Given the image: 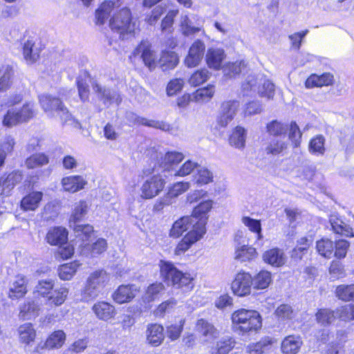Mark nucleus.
I'll return each mask as SVG.
<instances>
[{
  "instance_id": "nucleus-1",
  "label": "nucleus",
  "mask_w": 354,
  "mask_h": 354,
  "mask_svg": "<svg viewBox=\"0 0 354 354\" xmlns=\"http://www.w3.org/2000/svg\"><path fill=\"white\" fill-rule=\"evenodd\" d=\"M109 27L119 38L125 40L135 36L139 29L138 20L132 16L130 9L124 8L115 13L109 20Z\"/></svg>"
},
{
  "instance_id": "nucleus-2",
  "label": "nucleus",
  "mask_w": 354,
  "mask_h": 354,
  "mask_svg": "<svg viewBox=\"0 0 354 354\" xmlns=\"http://www.w3.org/2000/svg\"><path fill=\"white\" fill-rule=\"evenodd\" d=\"M231 319L234 330L242 335L257 331L262 326L261 317L256 310L239 309L232 314Z\"/></svg>"
},
{
  "instance_id": "nucleus-3",
  "label": "nucleus",
  "mask_w": 354,
  "mask_h": 354,
  "mask_svg": "<svg viewBox=\"0 0 354 354\" xmlns=\"http://www.w3.org/2000/svg\"><path fill=\"white\" fill-rule=\"evenodd\" d=\"M54 286V281L52 279L39 280L35 288L34 293L46 298L48 304L61 306L67 298L68 289L65 286L55 288Z\"/></svg>"
},
{
  "instance_id": "nucleus-4",
  "label": "nucleus",
  "mask_w": 354,
  "mask_h": 354,
  "mask_svg": "<svg viewBox=\"0 0 354 354\" xmlns=\"http://www.w3.org/2000/svg\"><path fill=\"white\" fill-rule=\"evenodd\" d=\"M159 266L161 277L165 281L177 286L178 288L188 286L192 283L193 277L190 274L182 272L172 263L161 260Z\"/></svg>"
},
{
  "instance_id": "nucleus-5",
  "label": "nucleus",
  "mask_w": 354,
  "mask_h": 354,
  "mask_svg": "<svg viewBox=\"0 0 354 354\" xmlns=\"http://www.w3.org/2000/svg\"><path fill=\"white\" fill-rule=\"evenodd\" d=\"M205 233L206 227H205V222L203 221L194 225L193 229L176 245L174 250L175 254L180 255L185 253L194 243L200 240Z\"/></svg>"
},
{
  "instance_id": "nucleus-6",
  "label": "nucleus",
  "mask_w": 354,
  "mask_h": 354,
  "mask_svg": "<svg viewBox=\"0 0 354 354\" xmlns=\"http://www.w3.org/2000/svg\"><path fill=\"white\" fill-rule=\"evenodd\" d=\"M34 115L33 106L30 103L25 104L21 109L12 107L8 109L4 116L3 124L12 127L20 122H26Z\"/></svg>"
},
{
  "instance_id": "nucleus-7",
  "label": "nucleus",
  "mask_w": 354,
  "mask_h": 354,
  "mask_svg": "<svg viewBox=\"0 0 354 354\" xmlns=\"http://www.w3.org/2000/svg\"><path fill=\"white\" fill-rule=\"evenodd\" d=\"M165 180L160 175H153L147 178L140 187V196L143 199H151L160 194L165 185Z\"/></svg>"
},
{
  "instance_id": "nucleus-8",
  "label": "nucleus",
  "mask_w": 354,
  "mask_h": 354,
  "mask_svg": "<svg viewBox=\"0 0 354 354\" xmlns=\"http://www.w3.org/2000/svg\"><path fill=\"white\" fill-rule=\"evenodd\" d=\"M126 119L129 122L134 125H143L160 129L163 131H169L171 130L170 124L164 121L149 120L146 118L139 116L131 111L127 112Z\"/></svg>"
},
{
  "instance_id": "nucleus-9",
  "label": "nucleus",
  "mask_w": 354,
  "mask_h": 354,
  "mask_svg": "<svg viewBox=\"0 0 354 354\" xmlns=\"http://www.w3.org/2000/svg\"><path fill=\"white\" fill-rule=\"evenodd\" d=\"M252 277L248 273L239 272L236 275L232 283V290L234 294L243 297L250 293Z\"/></svg>"
},
{
  "instance_id": "nucleus-10",
  "label": "nucleus",
  "mask_w": 354,
  "mask_h": 354,
  "mask_svg": "<svg viewBox=\"0 0 354 354\" xmlns=\"http://www.w3.org/2000/svg\"><path fill=\"white\" fill-rule=\"evenodd\" d=\"M184 158L185 156L181 152L168 151L165 154L160 153L158 156V164L164 171H173Z\"/></svg>"
},
{
  "instance_id": "nucleus-11",
  "label": "nucleus",
  "mask_w": 354,
  "mask_h": 354,
  "mask_svg": "<svg viewBox=\"0 0 354 354\" xmlns=\"http://www.w3.org/2000/svg\"><path fill=\"white\" fill-rule=\"evenodd\" d=\"M240 104L236 100H229L221 104V114L218 118V124L221 127H225L233 120L239 108Z\"/></svg>"
},
{
  "instance_id": "nucleus-12",
  "label": "nucleus",
  "mask_w": 354,
  "mask_h": 354,
  "mask_svg": "<svg viewBox=\"0 0 354 354\" xmlns=\"http://www.w3.org/2000/svg\"><path fill=\"white\" fill-rule=\"evenodd\" d=\"M205 45L201 40L195 41L189 48L188 55L185 59V64L187 67L197 66L204 57Z\"/></svg>"
},
{
  "instance_id": "nucleus-13",
  "label": "nucleus",
  "mask_w": 354,
  "mask_h": 354,
  "mask_svg": "<svg viewBox=\"0 0 354 354\" xmlns=\"http://www.w3.org/2000/svg\"><path fill=\"white\" fill-rule=\"evenodd\" d=\"M39 102L44 111L50 117L57 115L65 106L59 98L50 95L40 96Z\"/></svg>"
},
{
  "instance_id": "nucleus-14",
  "label": "nucleus",
  "mask_w": 354,
  "mask_h": 354,
  "mask_svg": "<svg viewBox=\"0 0 354 354\" xmlns=\"http://www.w3.org/2000/svg\"><path fill=\"white\" fill-rule=\"evenodd\" d=\"M133 55L140 57L145 66L152 68L155 66V54L148 41H142L133 51Z\"/></svg>"
},
{
  "instance_id": "nucleus-15",
  "label": "nucleus",
  "mask_w": 354,
  "mask_h": 354,
  "mask_svg": "<svg viewBox=\"0 0 354 354\" xmlns=\"http://www.w3.org/2000/svg\"><path fill=\"white\" fill-rule=\"evenodd\" d=\"M93 89L97 94L98 98L103 102L105 105H109L113 102L118 104L122 101V98L118 92L114 90L102 86L95 83L93 85Z\"/></svg>"
},
{
  "instance_id": "nucleus-16",
  "label": "nucleus",
  "mask_w": 354,
  "mask_h": 354,
  "mask_svg": "<svg viewBox=\"0 0 354 354\" xmlns=\"http://www.w3.org/2000/svg\"><path fill=\"white\" fill-rule=\"evenodd\" d=\"M28 280L25 276L19 274L11 282L8 291V297L17 299L23 297L27 292Z\"/></svg>"
},
{
  "instance_id": "nucleus-17",
  "label": "nucleus",
  "mask_w": 354,
  "mask_h": 354,
  "mask_svg": "<svg viewBox=\"0 0 354 354\" xmlns=\"http://www.w3.org/2000/svg\"><path fill=\"white\" fill-rule=\"evenodd\" d=\"M92 310L96 317L100 320L109 321L113 319L116 315L115 308L106 301H97L92 307Z\"/></svg>"
},
{
  "instance_id": "nucleus-18",
  "label": "nucleus",
  "mask_w": 354,
  "mask_h": 354,
  "mask_svg": "<svg viewBox=\"0 0 354 354\" xmlns=\"http://www.w3.org/2000/svg\"><path fill=\"white\" fill-rule=\"evenodd\" d=\"M136 290L133 285H122L113 292L112 297L119 304L128 303L136 297Z\"/></svg>"
},
{
  "instance_id": "nucleus-19",
  "label": "nucleus",
  "mask_w": 354,
  "mask_h": 354,
  "mask_svg": "<svg viewBox=\"0 0 354 354\" xmlns=\"http://www.w3.org/2000/svg\"><path fill=\"white\" fill-rule=\"evenodd\" d=\"M263 261L273 267H281L286 262V257L283 251L274 248L266 251L263 254Z\"/></svg>"
},
{
  "instance_id": "nucleus-20",
  "label": "nucleus",
  "mask_w": 354,
  "mask_h": 354,
  "mask_svg": "<svg viewBox=\"0 0 354 354\" xmlns=\"http://www.w3.org/2000/svg\"><path fill=\"white\" fill-rule=\"evenodd\" d=\"M194 223L192 217L183 216L174 223L169 232V236L175 239L178 238L190 227L193 228Z\"/></svg>"
},
{
  "instance_id": "nucleus-21",
  "label": "nucleus",
  "mask_w": 354,
  "mask_h": 354,
  "mask_svg": "<svg viewBox=\"0 0 354 354\" xmlns=\"http://www.w3.org/2000/svg\"><path fill=\"white\" fill-rule=\"evenodd\" d=\"M226 55L224 50L221 48H211L207 51L205 60L210 68L218 70L225 59Z\"/></svg>"
},
{
  "instance_id": "nucleus-22",
  "label": "nucleus",
  "mask_w": 354,
  "mask_h": 354,
  "mask_svg": "<svg viewBox=\"0 0 354 354\" xmlns=\"http://www.w3.org/2000/svg\"><path fill=\"white\" fill-rule=\"evenodd\" d=\"M163 330L161 325L157 324L149 325L146 331L147 342L153 346H159L165 338Z\"/></svg>"
},
{
  "instance_id": "nucleus-23",
  "label": "nucleus",
  "mask_w": 354,
  "mask_h": 354,
  "mask_svg": "<svg viewBox=\"0 0 354 354\" xmlns=\"http://www.w3.org/2000/svg\"><path fill=\"white\" fill-rule=\"evenodd\" d=\"M40 306L34 301L28 300L19 306V317L24 320H28L39 315Z\"/></svg>"
},
{
  "instance_id": "nucleus-24",
  "label": "nucleus",
  "mask_w": 354,
  "mask_h": 354,
  "mask_svg": "<svg viewBox=\"0 0 354 354\" xmlns=\"http://www.w3.org/2000/svg\"><path fill=\"white\" fill-rule=\"evenodd\" d=\"M67 235L64 228L57 227L48 230L46 239L52 245H62L66 242Z\"/></svg>"
},
{
  "instance_id": "nucleus-25",
  "label": "nucleus",
  "mask_w": 354,
  "mask_h": 354,
  "mask_svg": "<svg viewBox=\"0 0 354 354\" xmlns=\"http://www.w3.org/2000/svg\"><path fill=\"white\" fill-rule=\"evenodd\" d=\"M302 345L299 336L289 335L284 338L281 343V351L283 354H297Z\"/></svg>"
},
{
  "instance_id": "nucleus-26",
  "label": "nucleus",
  "mask_w": 354,
  "mask_h": 354,
  "mask_svg": "<svg viewBox=\"0 0 354 354\" xmlns=\"http://www.w3.org/2000/svg\"><path fill=\"white\" fill-rule=\"evenodd\" d=\"M106 248V241L104 239H99L93 244H85L81 250V253L86 257H93L104 252Z\"/></svg>"
},
{
  "instance_id": "nucleus-27",
  "label": "nucleus",
  "mask_w": 354,
  "mask_h": 354,
  "mask_svg": "<svg viewBox=\"0 0 354 354\" xmlns=\"http://www.w3.org/2000/svg\"><path fill=\"white\" fill-rule=\"evenodd\" d=\"M62 183L65 191L74 193L83 189L86 181L80 176H73L64 178Z\"/></svg>"
},
{
  "instance_id": "nucleus-28",
  "label": "nucleus",
  "mask_w": 354,
  "mask_h": 354,
  "mask_svg": "<svg viewBox=\"0 0 354 354\" xmlns=\"http://www.w3.org/2000/svg\"><path fill=\"white\" fill-rule=\"evenodd\" d=\"M196 330L201 336L205 337L207 340L216 337L218 334L216 328L211 323L204 319H201L197 321Z\"/></svg>"
},
{
  "instance_id": "nucleus-29",
  "label": "nucleus",
  "mask_w": 354,
  "mask_h": 354,
  "mask_svg": "<svg viewBox=\"0 0 354 354\" xmlns=\"http://www.w3.org/2000/svg\"><path fill=\"white\" fill-rule=\"evenodd\" d=\"M213 205V201L212 200H206L200 203L196 207H194L192 212L193 218H198V221H196L194 225L198 224L201 221L205 222V225L207 221V214L212 209Z\"/></svg>"
},
{
  "instance_id": "nucleus-30",
  "label": "nucleus",
  "mask_w": 354,
  "mask_h": 354,
  "mask_svg": "<svg viewBox=\"0 0 354 354\" xmlns=\"http://www.w3.org/2000/svg\"><path fill=\"white\" fill-rule=\"evenodd\" d=\"M329 222L331 229L335 233L348 237L354 236L352 228L337 216H330Z\"/></svg>"
},
{
  "instance_id": "nucleus-31",
  "label": "nucleus",
  "mask_w": 354,
  "mask_h": 354,
  "mask_svg": "<svg viewBox=\"0 0 354 354\" xmlns=\"http://www.w3.org/2000/svg\"><path fill=\"white\" fill-rule=\"evenodd\" d=\"M329 222L331 229L335 233L348 237L354 236L352 228L337 216H330Z\"/></svg>"
},
{
  "instance_id": "nucleus-32",
  "label": "nucleus",
  "mask_w": 354,
  "mask_h": 354,
  "mask_svg": "<svg viewBox=\"0 0 354 354\" xmlns=\"http://www.w3.org/2000/svg\"><path fill=\"white\" fill-rule=\"evenodd\" d=\"M39 49L35 46L32 40L27 39L23 43V55L28 63L35 62L39 57Z\"/></svg>"
},
{
  "instance_id": "nucleus-33",
  "label": "nucleus",
  "mask_w": 354,
  "mask_h": 354,
  "mask_svg": "<svg viewBox=\"0 0 354 354\" xmlns=\"http://www.w3.org/2000/svg\"><path fill=\"white\" fill-rule=\"evenodd\" d=\"M88 283L97 288L102 292L109 281V274L103 270H96L91 273L87 279Z\"/></svg>"
},
{
  "instance_id": "nucleus-34",
  "label": "nucleus",
  "mask_w": 354,
  "mask_h": 354,
  "mask_svg": "<svg viewBox=\"0 0 354 354\" xmlns=\"http://www.w3.org/2000/svg\"><path fill=\"white\" fill-rule=\"evenodd\" d=\"M179 59L177 54L174 51L165 50L162 53L159 60L162 71L174 68L178 64Z\"/></svg>"
},
{
  "instance_id": "nucleus-35",
  "label": "nucleus",
  "mask_w": 354,
  "mask_h": 354,
  "mask_svg": "<svg viewBox=\"0 0 354 354\" xmlns=\"http://www.w3.org/2000/svg\"><path fill=\"white\" fill-rule=\"evenodd\" d=\"M43 194L41 192H33L26 196L21 202V206L24 210H35L41 201Z\"/></svg>"
},
{
  "instance_id": "nucleus-36",
  "label": "nucleus",
  "mask_w": 354,
  "mask_h": 354,
  "mask_svg": "<svg viewBox=\"0 0 354 354\" xmlns=\"http://www.w3.org/2000/svg\"><path fill=\"white\" fill-rule=\"evenodd\" d=\"M333 76L330 73H324L322 75H312L306 81V86L311 88L314 86L322 87L328 86L333 83Z\"/></svg>"
},
{
  "instance_id": "nucleus-37",
  "label": "nucleus",
  "mask_w": 354,
  "mask_h": 354,
  "mask_svg": "<svg viewBox=\"0 0 354 354\" xmlns=\"http://www.w3.org/2000/svg\"><path fill=\"white\" fill-rule=\"evenodd\" d=\"M246 130L242 127H236L232 131L229 138L230 145L243 149L245 145Z\"/></svg>"
},
{
  "instance_id": "nucleus-38",
  "label": "nucleus",
  "mask_w": 354,
  "mask_h": 354,
  "mask_svg": "<svg viewBox=\"0 0 354 354\" xmlns=\"http://www.w3.org/2000/svg\"><path fill=\"white\" fill-rule=\"evenodd\" d=\"M66 340V334L62 330L53 332L46 339L44 347L48 349L61 348Z\"/></svg>"
},
{
  "instance_id": "nucleus-39",
  "label": "nucleus",
  "mask_w": 354,
  "mask_h": 354,
  "mask_svg": "<svg viewBox=\"0 0 354 354\" xmlns=\"http://www.w3.org/2000/svg\"><path fill=\"white\" fill-rule=\"evenodd\" d=\"M272 282L271 273L267 270H261L252 278V286L255 289H265Z\"/></svg>"
},
{
  "instance_id": "nucleus-40",
  "label": "nucleus",
  "mask_w": 354,
  "mask_h": 354,
  "mask_svg": "<svg viewBox=\"0 0 354 354\" xmlns=\"http://www.w3.org/2000/svg\"><path fill=\"white\" fill-rule=\"evenodd\" d=\"M257 93L261 97L272 99L274 95V86L270 80L260 75Z\"/></svg>"
},
{
  "instance_id": "nucleus-41",
  "label": "nucleus",
  "mask_w": 354,
  "mask_h": 354,
  "mask_svg": "<svg viewBox=\"0 0 354 354\" xmlns=\"http://www.w3.org/2000/svg\"><path fill=\"white\" fill-rule=\"evenodd\" d=\"M313 241L306 237H302L297 241V246L292 250L291 257L294 259H301L312 245Z\"/></svg>"
},
{
  "instance_id": "nucleus-42",
  "label": "nucleus",
  "mask_w": 354,
  "mask_h": 354,
  "mask_svg": "<svg viewBox=\"0 0 354 354\" xmlns=\"http://www.w3.org/2000/svg\"><path fill=\"white\" fill-rule=\"evenodd\" d=\"M272 344V339L270 337H266L255 344L248 345L247 352L249 354H262L270 348Z\"/></svg>"
},
{
  "instance_id": "nucleus-43",
  "label": "nucleus",
  "mask_w": 354,
  "mask_h": 354,
  "mask_svg": "<svg viewBox=\"0 0 354 354\" xmlns=\"http://www.w3.org/2000/svg\"><path fill=\"white\" fill-rule=\"evenodd\" d=\"M235 259L241 262L252 259L257 254L256 249L248 245L236 247Z\"/></svg>"
},
{
  "instance_id": "nucleus-44",
  "label": "nucleus",
  "mask_w": 354,
  "mask_h": 354,
  "mask_svg": "<svg viewBox=\"0 0 354 354\" xmlns=\"http://www.w3.org/2000/svg\"><path fill=\"white\" fill-rule=\"evenodd\" d=\"M317 250L319 254L326 258H331L335 250L334 243L328 239H323L317 242Z\"/></svg>"
},
{
  "instance_id": "nucleus-45",
  "label": "nucleus",
  "mask_w": 354,
  "mask_h": 354,
  "mask_svg": "<svg viewBox=\"0 0 354 354\" xmlns=\"http://www.w3.org/2000/svg\"><path fill=\"white\" fill-rule=\"evenodd\" d=\"M80 264L77 261L62 265L58 270V274L62 280H70L76 272Z\"/></svg>"
},
{
  "instance_id": "nucleus-46",
  "label": "nucleus",
  "mask_w": 354,
  "mask_h": 354,
  "mask_svg": "<svg viewBox=\"0 0 354 354\" xmlns=\"http://www.w3.org/2000/svg\"><path fill=\"white\" fill-rule=\"evenodd\" d=\"M113 3L111 1L104 2L100 7L96 10L95 19L97 24H104L108 19L112 10Z\"/></svg>"
},
{
  "instance_id": "nucleus-47",
  "label": "nucleus",
  "mask_w": 354,
  "mask_h": 354,
  "mask_svg": "<svg viewBox=\"0 0 354 354\" xmlns=\"http://www.w3.org/2000/svg\"><path fill=\"white\" fill-rule=\"evenodd\" d=\"M88 205L85 201H80L75 206L73 212L70 218V227L77 223L87 213Z\"/></svg>"
},
{
  "instance_id": "nucleus-48",
  "label": "nucleus",
  "mask_w": 354,
  "mask_h": 354,
  "mask_svg": "<svg viewBox=\"0 0 354 354\" xmlns=\"http://www.w3.org/2000/svg\"><path fill=\"white\" fill-rule=\"evenodd\" d=\"M48 157L44 153H35L30 156L26 160V165L29 169H35L46 165L48 163Z\"/></svg>"
},
{
  "instance_id": "nucleus-49",
  "label": "nucleus",
  "mask_w": 354,
  "mask_h": 354,
  "mask_svg": "<svg viewBox=\"0 0 354 354\" xmlns=\"http://www.w3.org/2000/svg\"><path fill=\"white\" fill-rule=\"evenodd\" d=\"M335 295L342 301H348L354 299V284L338 286L335 290Z\"/></svg>"
},
{
  "instance_id": "nucleus-50",
  "label": "nucleus",
  "mask_w": 354,
  "mask_h": 354,
  "mask_svg": "<svg viewBox=\"0 0 354 354\" xmlns=\"http://www.w3.org/2000/svg\"><path fill=\"white\" fill-rule=\"evenodd\" d=\"M316 319L323 326L331 324L336 319L335 312L329 309H320L316 313Z\"/></svg>"
},
{
  "instance_id": "nucleus-51",
  "label": "nucleus",
  "mask_w": 354,
  "mask_h": 354,
  "mask_svg": "<svg viewBox=\"0 0 354 354\" xmlns=\"http://www.w3.org/2000/svg\"><path fill=\"white\" fill-rule=\"evenodd\" d=\"M19 337L22 342L29 344L35 337V330L30 323L23 324L19 328Z\"/></svg>"
},
{
  "instance_id": "nucleus-52",
  "label": "nucleus",
  "mask_w": 354,
  "mask_h": 354,
  "mask_svg": "<svg viewBox=\"0 0 354 354\" xmlns=\"http://www.w3.org/2000/svg\"><path fill=\"white\" fill-rule=\"evenodd\" d=\"M325 138L319 135L310 140L308 145L309 151L314 154L323 155L325 152Z\"/></svg>"
},
{
  "instance_id": "nucleus-53",
  "label": "nucleus",
  "mask_w": 354,
  "mask_h": 354,
  "mask_svg": "<svg viewBox=\"0 0 354 354\" xmlns=\"http://www.w3.org/2000/svg\"><path fill=\"white\" fill-rule=\"evenodd\" d=\"M101 292L98 290L97 288L91 285V283L86 280L85 286L81 291V301L84 302H89L95 299Z\"/></svg>"
},
{
  "instance_id": "nucleus-54",
  "label": "nucleus",
  "mask_w": 354,
  "mask_h": 354,
  "mask_svg": "<svg viewBox=\"0 0 354 354\" xmlns=\"http://www.w3.org/2000/svg\"><path fill=\"white\" fill-rule=\"evenodd\" d=\"M267 132L273 136L285 135L288 130V126L278 120H272L266 125Z\"/></svg>"
},
{
  "instance_id": "nucleus-55",
  "label": "nucleus",
  "mask_w": 354,
  "mask_h": 354,
  "mask_svg": "<svg viewBox=\"0 0 354 354\" xmlns=\"http://www.w3.org/2000/svg\"><path fill=\"white\" fill-rule=\"evenodd\" d=\"M234 341L231 337H223L216 344L215 351L212 354H227L234 346Z\"/></svg>"
},
{
  "instance_id": "nucleus-56",
  "label": "nucleus",
  "mask_w": 354,
  "mask_h": 354,
  "mask_svg": "<svg viewBox=\"0 0 354 354\" xmlns=\"http://www.w3.org/2000/svg\"><path fill=\"white\" fill-rule=\"evenodd\" d=\"M165 290V286L162 283H154L148 286L145 298L148 301H153Z\"/></svg>"
},
{
  "instance_id": "nucleus-57",
  "label": "nucleus",
  "mask_w": 354,
  "mask_h": 354,
  "mask_svg": "<svg viewBox=\"0 0 354 354\" xmlns=\"http://www.w3.org/2000/svg\"><path fill=\"white\" fill-rule=\"evenodd\" d=\"M241 221L242 223L246 227H248L251 232L257 234L258 240L263 239V234L261 233V224L259 220H256L249 216H243Z\"/></svg>"
},
{
  "instance_id": "nucleus-58",
  "label": "nucleus",
  "mask_w": 354,
  "mask_h": 354,
  "mask_svg": "<svg viewBox=\"0 0 354 354\" xmlns=\"http://www.w3.org/2000/svg\"><path fill=\"white\" fill-rule=\"evenodd\" d=\"M287 149V144L281 140L273 139L266 147V152L267 154L277 156L282 153Z\"/></svg>"
},
{
  "instance_id": "nucleus-59",
  "label": "nucleus",
  "mask_w": 354,
  "mask_h": 354,
  "mask_svg": "<svg viewBox=\"0 0 354 354\" xmlns=\"http://www.w3.org/2000/svg\"><path fill=\"white\" fill-rule=\"evenodd\" d=\"M209 77L210 73L207 69L203 68L193 73L189 80V82L191 85L197 86L206 82Z\"/></svg>"
},
{
  "instance_id": "nucleus-60",
  "label": "nucleus",
  "mask_w": 354,
  "mask_h": 354,
  "mask_svg": "<svg viewBox=\"0 0 354 354\" xmlns=\"http://www.w3.org/2000/svg\"><path fill=\"white\" fill-rule=\"evenodd\" d=\"M189 187L190 184L189 182H178L173 185L167 194L172 200L173 198H176L185 192Z\"/></svg>"
},
{
  "instance_id": "nucleus-61",
  "label": "nucleus",
  "mask_w": 354,
  "mask_h": 354,
  "mask_svg": "<svg viewBox=\"0 0 354 354\" xmlns=\"http://www.w3.org/2000/svg\"><path fill=\"white\" fill-rule=\"evenodd\" d=\"M198 167L197 162L191 160L185 161L178 170L174 171L175 176H185L190 174L195 169Z\"/></svg>"
},
{
  "instance_id": "nucleus-62",
  "label": "nucleus",
  "mask_w": 354,
  "mask_h": 354,
  "mask_svg": "<svg viewBox=\"0 0 354 354\" xmlns=\"http://www.w3.org/2000/svg\"><path fill=\"white\" fill-rule=\"evenodd\" d=\"M301 135V132L297 123L295 122H292L289 127L288 138L295 147L299 146Z\"/></svg>"
},
{
  "instance_id": "nucleus-63",
  "label": "nucleus",
  "mask_w": 354,
  "mask_h": 354,
  "mask_svg": "<svg viewBox=\"0 0 354 354\" xmlns=\"http://www.w3.org/2000/svg\"><path fill=\"white\" fill-rule=\"evenodd\" d=\"M57 115L59 117L63 124L71 125L75 128L80 127V124L75 120L66 106Z\"/></svg>"
},
{
  "instance_id": "nucleus-64",
  "label": "nucleus",
  "mask_w": 354,
  "mask_h": 354,
  "mask_svg": "<svg viewBox=\"0 0 354 354\" xmlns=\"http://www.w3.org/2000/svg\"><path fill=\"white\" fill-rule=\"evenodd\" d=\"M213 174L206 168H200L198 169V174L195 176L196 183L198 185H205L212 181Z\"/></svg>"
}]
</instances>
